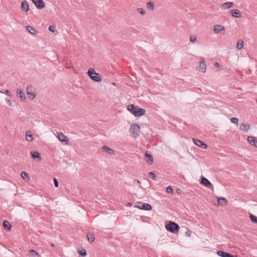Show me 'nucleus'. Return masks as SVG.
Masks as SVG:
<instances>
[{"label": "nucleus", "instance_id": "nucleus-24", "mask_svg": "<svg viewBox=\"0 0 257 257\" xmlns=\"http://www.w3.org/2000/svg\"><path fill=\"white\" fill-rule=\"evenodd\" d=\"M3 227L4 228L10 230L11 229V225L8 221L5 220L3 222Z\"/></svg>", "mask_w": 257, "mask_h": 257}, {"label": "nucleus", "instance_id": "nucleus-28", "mask_svg": "<svg viewBox=\"0 0 257 257\" xmlns=\"http://www.w3.org/2000/svg\"><path fill=\"white\" fill-rule=\"evenodd\" d=\"M217 200L219 203L223 205H226L227 203V200L224 198H219Z\"/></svg>", "mask_w": 257, "mask_h": 257}, {"label": "nucleus", "instance_id": "nucleus-35", "mask_svg": "<svg viewBox=\"0 0 257 257\" xmlns=\"http://www.w3.org/2000/svg\"><path fill=\"white\" fill-rule=\"evenodd\" d=\"M189 40L191 42L194 43L196 41V37L195 36L191 35L190 36Z\"/></svg>", "mask_w": 257, "mask_h": 257}, {"label": "nucleus", "instance_id": "nucleus-19", "mask_svg": "<svg viewBox=\"0 0 257 257\" xmlns=\"http://www.w3.org/2000/svg\"><path fill=\"white\" fill-rule=\"evenodd\" d=\"M145 156L147 158H148V161H147L148 163L149 164H152L153 162V158L152 155L151 154H149L148 152H146L145 153Z\"/></svg>", "mask_w": 257, "mask_h": 257}, {"label": "nucleus", "instance_id": "nucleus-12", "mask_svg": "<svg viewBox=\"0 0 257 257\" xmlns=\"http://www.w3.org/2000/svg\"><path fill=\"white\" fill-rule=\"evenodd\" d=\"M193 142L196 145L202 149H206L207 147V145L200 140L194 139Z\"/></svg>", "mask_w": 257, "mask_h": 257}, {"label": "nucleus", "instance_id": "nucleus-39", "mask_svg": "<svg viewBox=\"0 0 257 257\" xmlns=\"http://www.w3.org/2000/svg\"><path fill=\"white\" fill-rule=\"evenodd\" d=\"M49 30L52 32H54L56 30L55 27L54 26H50L49 27Z\"/></svg>", "mask_w": 257, "mask_h": 257}, {"label": "nucleus", "instance_id": "nucleus-48", "mask_svg": "<svg viewBox=\"0 0 257 257\" xmlns=\"http://www.w3.org/2000/svg\"><path fill=\"white\" fill-rule=\"evenodd\" d=\"M2 92V91L0 90V93Z\"/></svg>", "mask_w": 257, "mask_h": 257}, {"label": "nucleus", "instance_id": "nucleus-26", "mask_svg": "<svg viewBox=\"0 0 257 257\" xmlns=\"http://www.w3.org/2000/svg\"><path fill=\"white\" fill-rule=\"evenodd\" d=\"M243 41L241 40L238 41L236 44V49L238 50H241L243 47Z\"/></svg>", "mask_w": 257, "mask_h": 257}, {"label": "nucleus", "instance_id": "nucleus-5", "mask_svg": "<svg viewBox=\"0 0 257 257\" xmlns=\"http://www.w3.org/2000/svg\"><path fill=\"white\" fill-rule=\"evenodd\" d=\"M136 207L144 210H150L152 209V206L150 204L141 202H137Z\"/></svg>", "mask_w": 257, "mask_h": 257}, {"label": "nucleus", "instance_id": "nucleus-6", "mask_svg": "<svg viewBox=\"0 0 257 257\" xmlns=\"http://www.w3.org/2000/svg\"><path fill=\"white\" fill-rule=\"evenodd\" d=\"M206 70V64L204 59L203 57H201L199 61V66L198 70L202 73H205Z\"/></svg>", "mask_w": 257, "mask_h": 257}, {"label": "nucleus", "instance_id": "nucleus-31", "mask_svg": "<svg viewBox=\"0 0 257 257\" xmlns=\"http://www.w3.org/2000/svg\"><path fill=\"white\" fill-rule=\"evenodd\" d=\"M249 217L252 222L257 223V217L255 215L250 214Z\"/></svg>", "mask_w": 257, "mask_h": 257}, {"label": "nucleus", "instance_id": "nucleus-29", "mask_svg": "<svg viewBox=\"0 0 257 257\" xmlns=\"http://www.w3.org/2000/svg\"><path fill=\"white\" fill-rule=\"evenodd\" d=\"M29 254L32 257H38L39 256L38 252L33 249L29 250Z\"/></svg>", "mask_w": 257, "mask_h": 257}, {"label": "nucleus", "instance_id": "nucleus-9", "mask_svg": "<svg viewBox=\"0 0 257 257\" xmlns=\"http://www.w3.org/2000/svg\"><path fill=\"white\" fill-rule=\"evenodd\" d=\"M58 138L62 143H64L65 145H68L69 140L68 138L62 133L60 132L58 134Z\"/></svg>", "mask_w": 257, "mask_h": 257}, {"label": "nucleus", "instance_id": "nucleus-44", "mask_svg": "<svg viewBox=\"0 0 257 257\" xmlns=\"http://www.w3.org/2000/svg\"><path fill=\"white\" fill-rule=\"evenodd\" d=\"M215 65L217 67H218L219 66V64L218 62H216Z\"/></svg>", "mask_w": 257, "mask_h": 257}, {"label": "nucleus", "instance_id": "nucleus-18", "mask_svg": "<svg viewBox=\"0 0 257 257\" xmlns=\"http://www.w3.org/2000/svg\"><path fill=\"white\" fill-rule=\"evenodd\" d=\"M32 157L34 159L37 158L39 161H41L42 158L39 153L37 152H31Z\"/></svg>", "mask_w": 257, "mask_h": 257}, {"label": "nucleus", "instance_id": "nucleus-47", "mask_svg": "<svg viewBox=\"0 0 257 257\" xmlns=\"http://www.w3.org/2000/svg\"><path fill=\"white\" fill-rule=\"evenodd\" d=\"M128 205H129V206H131V205H132V204H131V203H128Z\"/></svg>", "mask_w": 257, "mask_h": 257}, {"label": "nucleus", "instance_id": "nucleus-25", "mask_svg": "<svg viewBox=\"0 0 257 257\" xmlns=\"http://www.w3.org/2000/svg\"><path fill=\"white\" fill-rule=\"evenodd\" d=\"M217 254L219 256L221 257H228L229 256V253L222 250H218L217 251Z\"/></svg>", "mask_w": 257, "mask_h": 257}, {"label": "nucleus", "instance_id": "nucleus-34", "mask_svg": "<svg viewBox=\"0 0 257 257\" xmlns=\"http://www.w3.org/2000/svg\"><path fill=\"white\" fill-rule=\"evenodd\" d=\"M149 176L152 179V180H155L156 178V175L152 172H150L149 173Z\"/></svg>", "mask_w": 257, "mask_h": 257}, {"label": "nucleus", "instance_id": "nucleus-33", "mask_svg": "<svg viewBox=\"0 0 257 257\" xmlns=\"http://www.w3.org/2000/svg\"><path fill=\"white\" fill-rule=\"evenodd\" d=\"M231 122L233 123L237 124L238 122V119L236 117H232L231 118Z\"/></svg>", "mask_w": 257, "mask_h": 257}, {"label": "nucleus", "instance_id": "nucleus-21", "mask_svg": "<svg viewBox=\"0 0 257 257\" xmlns=\"http://www.w3.org/2000/svg\"><path fill=\"white\" fill-rule=\"evenodd\" d=\"M146 6L147 8L150 10L153 11L154 9L155 4L153 1H150L148 2L146 4Z\"/></svg>", "mask_w": 257, "mask_h": 257}, {"label": "nucleus", "instance_id": "nucleus-23", "mask_svg": "<svg viewBox=\"0 0 257 257\" xmlns=\"http://www.w3.org/2000/svg\"><path fill=\"white\" fill-rule=\"evenodd\" d=\"M249 128V125L248 124L242 123L240 125V130L243 131H247Z\"/></svg>", "mask_w": 257, "mask_h": 257}, {"label": "nucleus", "instance_id": "nucleus-14", "mask_svg": "<svg viewBox=\"0 0 257 257\" xmlns=\"http://www.w3.org/2000/svg\"><path fill=\"white\" fill-rule=\"evenodd\" d=\"M29 6L28 3L26 1H23L22 3L21 9L23 11L27 13L29 10Z\"/></svg>", "mask_w": 257, "mask_h": 257}, {"label": "nucleus", "instance_id": "nucleus-27", "mask_svg": "<svg viewBox=\"0 0 257 257\" xmlns=\"http://www.w3.org/2000/svg\"><path fill=\"white\" fill-rule=\"evenodd\" d=\"M26 140L28 142H31L33 140V135L29 132H27L26 135Z\"/></svg>", "mask_w": 257, "mask_h": 257}, {"label": "nucleus", "instance_id": "nucleus-13", "mask_svg": "<svg viewBox=\"0 0 257 257\" xmlns=\"http://www.w3.org/2000/svg\"><path fill=\"white\" fill-rule=\"evenodd\" d=\"M247 140L251 145H253L257 148V138L252 136L248 137Z\"/></svg>", "mask_w": 257, "mask_h": 257}, {"label": "nucleus", "instance_id": "nucleus-22", "mask_svg": "<svg viewBox=\"0 0 257 257\" xmlns=\"http://www.w3.org/2000/svg\"><path fill=\"white\" fill-rule=\"evenodd\" d=\"M27 29L28 31V32L31 34L35 35L38 33L35 29H34L31 26H27Z\"/></svg>", "mask_w": 257, "mask_h": 257}, {"label": "nucleus", "instance_id": "nucleus-8", "mask_svg": "<svg viewBox=\"0 0 257 257\" xmlns=\"http://www.w3.org/2000/svg\"><path fill=\"white\" fill-rule=\"evenodd\" d=\"M201 183L204 186L207 187L212 190L213 189V185L206 178L202 177Z\"/></svg>", "mask_w": 257, "mask_h": 257}, {"label": "nucleus", "instance_id": "nucleus-37", "mask_svg": "<svg viewBox=\"0 0 257 257\" xmlns=\"http://www.w3.org/2000/svg\"><path fill=\"white\" fill-rule=\"evenodd\" d=\"M166 191L168 193H171V194H173V190L171 186H168V187H167Z\"/></svg>", "mask_w": 257, "mask_h": 257}, {"label": "nucleus", "instance_id": "nucleus-11", "mask_svg": "<svg viewBox=\"0 0 257 257\" xmlns=\"http://www.w3.org/2000/svg\"><path fill=\"white\" fill-rule=\"evenodd\" d=\"M27 92L29 97H30L31 99H33L35 96L36 94L33 91V88L32 86H28L27 87Z\"/></svg>", "mask_w": 257, "mask_h": 257}, {"label": "nucleus", "instance_id": "nucleus-45", "mask_svg": "<svg viewBox=\"0 0 257 257\" xmlns=\"http://www.w3.org/2000/svg\"><path fill=\"white\" fill-rule=\"evenodd\" d=\"M51 246H52V247H54L55 246V244L54 243H52L51 244Z\"/></svg>", "mask_w": 257, "mask_h": 257}, {"label": "nucleus", "instance_id": "nucleus-10", "mask_svg": "<svg viewBox=\"0 0 257 257\" xmlns=\"http://www.w3.org/2000/svg\"><path fill=\"white\" fill-rule=\"evenodd\" d=\"M225 30V27L221 25H215L213 27V31L216 34H218L222 31L224 32Z\"/></svg>", "mask_w": 257, "mask_h": 257}, {"label": "nucleus", "instance_id": "nucleus-32", "mask_svg": "<svg viewBox=\"0 0 257 257\" xmlns=\"http://www.w3.org/2000/svg\"><path fill=\"white\" fill-rule=\"evenodd\" d=\"M21 176L23 179L28 178V180H30V177L28 174L26 172H22L21 173Z\"/></svg>", "mask_w": 257, "mask_h": 257}, {"label": "nucleus", "instance_id": "nucleus-43", "mask_svg": "<svg viewBox=\"0 0 257 257\" xmlns=\"http://www.w3.org/2000/svg\"><path fill=\"white\" fill-rule=\"evenodd\" d=\"M186 235L188 236H190L191 235V232H190V231H187L186 232Z\"/></svg>", "mask_w": 257, "mask_h": 257}, {"label": "nucleus", "instance_id": "nucleus-4", "mask_svg": "<svg viewBox=\"0 0 257 257\" xmlns=\"http://www.w3.org/2000/svg\"><path fill=\"white\" fill-rule=\"evenodd\" d=\"M165 227L168 231L172 233H175L176 231H178L179 229V225L172 221H170L169 223L166 225Z\"/></svg>", "mask_w": 257, "mask_h": 257}, {"label": "nucleus", "instance_id": "nucleus-41", "mask_svg": "<svg viewBox=\"0 0 257 257\" xmlns=\"http://www.w3.org/2000/svg\"><path fill=\"white\" fill-rule=\"evenodd\" d=\"M6 101L9 106H12V103L10 99H6Z\"/></svg>", "mask_w": 257, "mask_h": 257}, {"label": "nucleus", "instance_id": "nucleus-15", "mask_svg": "<svg viewBox=\"0 0 257 257\" xmlns=\"http://www.w3.org/2000/svg\"><path fill=\"white\" fill-rule=\"evenodd\" d=\"M17 93L18 95L24 101L26 99L25 94L23 91V90L21 88H18L17 90Z\"/></svg>", "mask_w": 257, "mask_h": 257}, {"label": "nucleus", "instance_id": "nucleus-46", "mask_svg": "<svg viewBox=\"0 0 257 257\" xmlns=\"http://www.w3.org/2000/svg\"><path fill=\"white\" fill-rule=\"evenodd\" d=\"M228 257H234V256L229 253V256H228Z\"/></svg>", "mask_w": 257, "mask_h": 257}, {"label": "nucleus", "instance_id": "nucleus-7", "mask_svg": "<svg viewBox=\"0 0 257 257\" xmlns=\"http://www.w3.org/2000/svg\"><path fill=\"white\" fill-rule=\"evenodd\" d=\"M38 9H42L45 7V3L43 0H32Z\"/></svg>", "mask_w": 257, "mask_h": 257}, {"label": "nucleus", "instance_id": "nucleus-2", "mask_svg": "<svg viewBox=\"0 0 257 257\" xmlns=\"http://www.w3.org/2000/svg\"><path fill=\"white\" fill-rule=\"evenodd\" d=\"M140 126L137 124H133L130 126V133L132 137L136 138L140 135Z\"/></svg>", "mask_w": 257, "mask_h": 257}, {"label": "nucleus", "instance_id": "nucleus-17", "mask_svg": "<svg viewBox=\"0 0 257 257\" xmlns=\"http://www.w3.org/2000/svg\"><path fill=\"white\" fill-rule=\"evenodd\" d=\"M102 150L109 155H113L114 154V151L107 146H103L102 147Z\"/></svg>", "mask_w": 257, "mask_h": 257}, {"label": "nucleus", "instance_id": "nucleus-38", "mask_svg": "<svg viewBox=\"0 0 257 257\" xmlns=\"http://www.w3.org/2000/svg\"><path fill=\"white\" fill-rule=\"evenodd\" d=\"M79 254L82 256H85L87 254L86 250L84 249L80 250L79 252Z\"/></svg>", "mask_w": 257, "mask_h": 257}, {"label": "nucleus", "instance_id": "nucleus-16", "mask_svg": "<svg viewBox=\"0 0 257 257\" xmlns=\"http://www.w3.org/2000/svg\"><path fill=\"white\" fill-rule=\"evenodd\" d=\"M231 15L233 17L235 18H240L241 17V15L239 11V10L237 9H233L231 11Z\"/></svg>", "mask_w": 257, "mask_h": 257}, {"label": "nucleus", "instance_id": "nucleus-36", "mask_svg": "<svg viewBox=\"0 0 257 257\" xmlns=\"http://www.w3.org/2000/svg\"><path fill=\"white\" fill-rule=\"evenodd\" d=\"M137 11H138L139 13L141 14L142 15H145V13H146L145 10H144V9H143V8H138V9H137Z\"/></svg>", "mask_w": 257, "mask_h": 257}, {"label": "nucleus", "instance_id": "nucleus-40", "mask_svg": "<svg viewBox=\"0 0 257 257\" xmlns=\"http://www.w3.org/2000/svg\"><path fill=\"white\" fill-rule=\"evenodd\" d=\"M54 185H55V187H58V185H59V183L56 178L54 179Z\"/></svg>", "mask_w": 257, "mask_h": 257}, {"label": "nucleus", "instance_id": "nucleus-30", "mask_svg": "<svg viewBox=\"0 0 257 257\" xmlns=\"http://www.w3.org/2000/svg\"><path fill=\"white\" fill-rule=\"evenodd\" d=\"M87 238L89 242H92L95 240V237L93 234H87Z\"/></svg>", "mask_w": 257, "mask_h": 257}, {"label": "nucleus", "instance_id": "nucleus-20", "mask_svg": "<svg viewBox=\"0 0 257 257\" xmlns=\"http://www.w3.org/2000/svg\"><path fill=\"white\" fill-rule=\"evenodd\" d=\"M233 3L228 2H226L224 4H223L221 7H222V9H226L227 8H231L233 7Z\"/></svg>", "mask_w": 257, "mask_h": 257}, {"label": "nucleus", "instance_id": "nucleus-42", "mask_svg": "<svg viewBox=\"0 0 257 257\" xmlns=\"http://www.w3.org/2000/svg\"><path fill=\"white\" fill-rule=\"evenodd\" d=\"M5 93L9 96L11 95V93L9 90H6Z\"/></svg>", "mask_w": 257, "mask_h": 257}, {"label": "nucleus", "instance_id": "nucleus-3", "mask_svg": "<svg viewBox=\"0 0 257 257\" xmlns=\"http://www.w3.org/2000/svg\"><path fill=\"white\" fill-rule=\"evenodd\" d=\"M87 74L90 78L94 81L99 82L102 80L100 75L95 72L93 68H90L87 72Z\"/></svg>", "mask_w": 257, "mask_h": 257}, {"label": "nucleus", "instance_id": "nucleus-1", "mask_svg": "<svg viewBox=\"0 0 257 257\" xmlns=\"http://www.w3.org/2000/svg\"><path fill=\"white\" fill-rule=\"evenodd\" d=\"M127 110L133 114L135 116H141L143 115L145 112V109L135 106L134 104H129L127 105Z\"/></svg>", "mask_w": 257, "mask_h": 257}]
</instances>
